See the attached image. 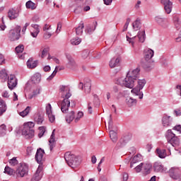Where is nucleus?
<instances>
[{
    "mask_svg": "<svg viewBox=\"0 0 181 181\" xmlns=\"http://www.w3.org/2000/svg\"><path fill=\"white\" fill-rule=\"evenodd\" d=\"M64 159L67 165L72 168V169H76V168L80 166V163H81V159L80 157L76 156L70 151L65 153Z\"/></svg>",
    "mask_w": 181,
    "mask_h": 181,
    "instance_id": "1",
    "label": "nucleus"
},
{
    "mask_svg": "<svg viewBox=\"0 0 181 181\" xmlns=\"http://www.w3.org/2000/svg\"><path fill=\"white\" fill-rule=\"evenodd\" d=\"M165 138L168 141V143L165 146V148L170 151V147L168 146V144H170L174 148H177L180 145V140L179 137L176 136V134L172 132V129H168L165 134Z\"/></svg>",
    "mask_w": 181,
    "mask_h": 181,
    "instance_id": "2",
    "label": "nucleus"
},
{
    "mask_svg": "<svg viewBox=\"0 0 181 181\" xmlns=\"http://www.w3.org/2000/svg\"><path fill=\"white\" fill-rule=\"evenodd\" d=\"M155 52L151 49H146L144 50V59L141 61V64L144 69H149L153 61L152 58L153 57Z\"/></svg>",
    "mask_w": 181,
    "mask_h": 181,
    "instance_id": "3",
    "label": "nucleus"
},
{
    "mask_svg": "<svg viewBox=\"0 0 181 181\" xmlns=\"http://www.w3.org/2000/svg\"><path fill=\"white\" fill-rule=\"evenodd\" d=\"M35 123L33 122H28L23 124L22 129V135L25 136L26 139H32L35 136Z\"/></svg>",
    "mask_w": 181,
    "mask_h": 181,
    "instance_id": "4",
    "label": "nucleus"
},
{
    "mask_svg": "<svg viewBox=\"0 0 181 181\" xmlns=\"http://www.w3.org/2000/svg\"><path fill=\"white\" fill-rule=\"evenodd\" d=\"M117 84L122 86V87H127V88H134L135 86V78H132L131 76L127 74L126 78H119L117 79Z\"/></svg>",
    "mask_w": 181,
    "mask_h": 181,
    "instance_id": "5",
    "label": "nucleus"
},
{
    "mask_svg": "<svg viewBox=\"0 0 181 181\" xmlns=\"http://www.w3.org/2000/svg\"><path fill=\"white\" fill-rule=\"evenodd\" d=\"M145 84H146L145 79H139L138 81V85L131 90V93L134 95H139V98L142 100L144 98V93L141 90L145 87Z\"/></svg>",
    "mask_w": 181,
    "mask_h": 181,
    "instance_id": "6",
    "label": "nucleus"
},
{
    "mask_svg": "<svg viewBox=\"0 0 181 181\" xmlns=\"http://www.w3.org/2000/svg\"><path fill=\"white\" fill-rule=\"evenodd\" d=\"M21 30H22V28L19 25H17L13 29L10 30L8 34V38L9 40L11 42L19 40V39H21Z\"/></svg>",
    "mask_w": 181,
    "mask_h": 181,
    "instance_id": "7",
    "label": "nucleus"
},
{
    "mask_svg": "<svg viewBox=\"0 0 181 181\" xmlns=\"http://www.w3.org/2000/svg\"><path fill=\"white\" fill-rule=\"evenodd\" d=\"M127 42L134 47V43H135V40L138 39L140 43H144L145 42V30L139 31L137 35L129 37L128 35L126 36Z\"/></svg>",
    "mask_w": 181,
    "mask_h": 181,
    "instance_id": "8",
    "label": "nucleus"
},
{
    "mask_svg": "<svg viewBox=\"0 0 181 181\" xmlns=\"http://www.w3.org/2000/svg\"><path fill=\"white\" fill-rule=\"evenodd\" d=\"M28 173H29V167L25 163H21L15 171L17 177H25L28 176Z\"/></svg>",
    "mask_w": 181,
    "mask_h": 181,
    "instance_id": "9",
    "label": "nucleus"
},
{
    "mask_svg": "<svg viewBox=\"0 0 181 181\" xmlns=\"http://www.w3.org/2000/svg\"><path fill=\"white\" fill-rule=\"evenodd\" d=\"M71 97V93H68L65 95V98L62 102L61 111L64 114H67V112H69V107H70V100H69V98H70Z\"/></svg>",
    "mask_w": 181,
    "mask_h": 181,
    "instance_id": "10",
    "label": "nucleus"
},
{
    "mask_svg": "<svg viewBox=\"0 0 181 181\" xmlns=\"http://www.w3.org/2000/svg\"><path fill=\"white\" fill-rule=\"evenodd\" d=\"M43 156H45V150L40 148H38L35 154V160L39 165H43V162L45 161Z\"/></svg>",
    "mask_w": 181,
    "mask_h": 181,
    "instance_id": "11",
    "label": "nucleus"
},
{
    "mask_svg": "<svg viewBox=\"0 0 181 181\" xmlns=\"http://www.w3.org/2000/svg\"><path fill=\"white\" fill-rule=\"evenodd\" d=\"M18 86V79L15 75L8 76V87L9 90H13Z\"/></svg>",
    "mask_w": 181,
    "mask_h": 181,
    "instance_id": "12",
    "label": "nucleus"
},
{
    "mask_svg": "<svg viewBox=\"0 0 181 181\" xmlns=\"http://www.w3.org/2000/svg\"><path fill=\"white\" fill-rule=\"evenodd\" d=\"M155 21L156 23H158V25L162 28H166L168 26H169V22L168 21V19L162 18L160 16H156Z\"/></svg>",
    "mask_w": 181,
    "mask_h": 181,
    "instance_id": "13",
    "label": "nucleus"
},
{
    "mask_svg": "<svg viewBox=\"0 0 181 181\" xmlns=\"http://www.w3.org/2000/svg\"><path fill=\"white\" fill-rule=\"evenodd\" d=\"M169 175L171 179H173L174 180H179V179H180V171H179V168H171L170 170Z\"/></svg>",
    "mask_w": 181,
    "mask_h": 181,
    "instance_id": "14",
    "label": "nucleus"
},
{
    "mask_svg": "<svg viewBox=\"0 0 181 181\" xmlns=\"http://www.w3.org/2000/svg\"><path fill=\"white\" fill-rule=\"evenodd\" d=\"M66 57L67 60V63L66 64L67 69H76L77 64H76V61H74L73 57H71L70 54H66Z\"/></svg>",
    "mask_w": 181,
    "mask_h": 181,
    "instance_id": "15",
    "label": "nucleus"
},
{
    "mask_svg": "<svg viewBox=\"0 0 181 181\" xmlns=\"http://www.w3.org/2000/svg\"><path fill=\"white\" fill-rule=\"evenodd\" d=\"M43 168L39 165L35 173L34 174L32 180L33 181H39L42 177H43Z\"/></svg>",
    "mask_w": 181,
    "mask_h": 181,
    "instance_id": "16",
    "label": "nucleus"
},
{
    "mask_svg": "<svg viewBox=\"0 0 181 181\" xmlns=\"http://www.w3.org/2000/svg\"><path fill=\"white\" fill-rule=\"evenodd\" d=\"M161 4L164 5V9L166 13H170V12H172L173 4L170 1V0H161Z\"/></svg>",
    "mask_w": 181,
    "mask_h": 181,
    "instance_id": "17",
    "label": "nucleus"
},
{
    "mask_svg": "<svg viewBox=\"0 0 181 181\" xmlns=\"http://www.w3.org/2000/svg\"><path fill=\"white\" fill-rule=\"evenodd\" d=\"M141 71V69L139 68H136V69L133 71H129L127 73V76L129 77H131L132 78H134V80L136 81L138 78H139V73Z\"/></svg>",
    "mask_w": 181,
    "mask_h": 181,
    "instance_id": "18",
    "label": "nucleus"
},
{
    "mask_svg": "<svg viewBox=\"0 0 181 181\" xmlns=\"http://www.w3.org/2000/svg\"><path fill=\"white\" fill-rule=\"evenodd\" d=\"M163 127L168 128L172 125V118L170 116L164 115L162 119Z\"/></svg>",
    "mask_w": 181,
    "mask_h": 181,
    "instance_id": "19",
    "label": "nucleus"
},
{
    "mask_svg": "<svg viewBox=\"0 0 181 181\" xmlns=\"http://www.w3.org/2000/svg\"><path fill=\"white\" fill-rule=\"evenodd\" d=\"M153 170L154 172L159 173V172H166V169L162 165V163L156 162L153 164Z\"/></svg>",
    "mask_w": 181,
    "mask_h": 181,
    "instance_id": "20",
    "label": "nucleus"
},
{
    "mask_svg": "<svg viewBox=\"0 0 181 181\" xmlns=\"http://www.w3.org/2000/svg\"><path fill=\"white\" fill-rule=\"evenodd\" d=\"M8 16L10 21H13V19H16L19 16V13L16 10L11 8L8 12Z\"/></svg>",
    "mask_w": 181,
    "mask_h": 181,
    "instance_id": "21",
    "label": "nucleus"
},
{
    "mask_svg": "<svg viewBox=\"0 0 181 181\" xmlns=\"http://www.w3.org/2000/svg\"><path fill=\"white\" fill-rule=\"evenodd\" d=\"M95 28H97V22H95L93 25L88 24L86 27L85 33L87 35H91L92 33L95 30Z\"/></svg>",
    "mask_w": 181,
    "mask_h": 181,
    "instance_id": "22",
    "label": "nucleus"
},
{
    "mask_svg": "<svg viewBox=\"0 0 181 181\" xmlns=\"http://www.w3.org/2000/svg\"><path fill=\"white\" fill-rule=\"evenodd\" d=\"M54 129L52 131V133L51 134L50 139H49V149L50 151H53L54 147L56 146V139H54Z\"/></svg>",
    "mask_w": 181,
    "mask_h": 181,
    "instance_id": "23",
    "label": "nucleus"
},
{
    "mask_svg": "<svg viewBox=\"0 0 181 181\" xmlns=\"http://www.w3.org/2000/svg\"><path fill=\"white\" fill-rule=\"evenodd\" d=\"M156 155L160 158V159H165L166 156H168V154L166 153V149H162V148H156Z\"/></svg>",
    "mask_w": 181,
    "mask_h": 181,
    "instance_id": "24",
    "label": "nucleus"
},
{
    "mask_svg": "<svg viewBox=\"0 0 181 181\" xmlns=\"http://www.w3.org/2000/svg\"><path fill=\"white\" fill-rule=\"evenodd\" d=\"M34 121L35 124H37V125H42V124H43V121H45V118L42 114L37 113L35 115Z\"/></svg>",
    "mask_w": 181,
    "mask_h": 181,
    "instance_id": "25",
    "label": "nucleus"
},
{
    "mask_svg": "<svg viewBox=\"0 0 181 181\" xmlns=\"http://www.w3.org/2000/svg\"><path fill=\"white\" fill-rule=\"evenodd\" d=\"M60 91L62 93V95L63 98H66V94H71L70 93V88H69L66 86H61Z\"/></svg>",
    "mask_w": 181,
    "mask_h": 181,
    "instance_id": "26",
    "label": "nucleus"
},
{
    "mask_svg": "<svg viewBox=\"0 0 181 181\" xmlns=\"http://www.w3.org/2000/svg\"><path fill=\"white\" fill-rule=\"evenodd\" d=\"M75 32L78 36H81L83 35V29H84V23L83 21H81L78 26L77 28H75Z\"/></svg>",
    "mask_w": 181,
    "mask_h": 181,
    "instance_id": "27",
    "label": "nucleus"
},
{
    "mask_svg": "<svg viewBox=\"0 0 181 181\" xmlns=\"http://www.w3.org/2000/svg\"><path fill=\"white\" fill-rule=\"evenodd\" d=\"M109 66L110 69H114V67L119 66V58H112L109 63Z\"/></svg>",
    "mask_w": 181,
    "mask_h": 181,
    "instance_id": "28",
    "label": "nucleus"
},
{
    "mask_svg": "<svg viewBox=\"0 0 181 181\" xmlns=\"http://www.w3.org/2000/svg\"><path fill=\"white\" fill-rule=\"evenodd\" d=\"M6 103L0 98V117L6 112Z\"/></svg>",
    "mask_w": 181,
    "mask_h": 181,
    "instance_id": "29",
    "label": "nucleus"
},
{
    "mask_svg": "<svg viewBox=\"0 0 181 181\" xmlns=\"http://www.w3.org/2000/svg\"><path fill=\"white\" fill-rule=\"evenodd\" d=\"M152 170V165L151 164H143V173L144 175H149Z\"/></svg>",
    "mask_w": 181,
    "mask_h": 181,
    "instance_id": "30",
    "label": "nucleus"
},
{
    "mask_svg": "<svg viewBox=\"0 0 181 181\" xmlns=\"http://www.w3.org/2000/svg\"><path fill=\"white\" fill-rule=\"evenodd\" d=\"M27 66L28 69H35L37 66V61L33 62V59L30 58L27 62Z\"/></svg>",
    "mask_w": 181,
    "mask_h": 181,
    "instance_id": "31",
    "label": "nucleus"
},
{
    "mask_svg": "<svg viewBox=\"0 0 181 181\" xmlns=\"http://www.w3.org/2000/svg\"><path fill=\"white\" fill-rule=\"evenodd\" d=\"M130 139H131V135L127 134L125 136H123L120 139L119 143L121 144L122 146H124V145H125V144H128V142H129Z\"/></svg>",
    "mask_w": 181,
    "mask_h": 181,
    "instance_id": "32",
    "label": "nucleus"
},
{
    "mask_svg": "<svg viewBox=\"0 0 181 181\" xmlns=\"http://www.w3.org/2000/svg\"><path fill=\"white\" fill-rule=\"evenodd\" d=\"M41 78L42 76L40 75V74L37 73L35 74L31 78V81H33L34 84H38V83H40Z\"/></svg>",
    "mask_w": 181,
    "mask_h": 181,
    "instance_id": "33",
    "label": "nucleus"
},
{
    "mask_svg": "<svg viewBox=\"0 0 181 181\" xmlns=\"http://www.w3.org/2000/svg\"><path fill=\"white\" fill-rule=\"evenodd\" d=\"M136 103H138L136 99H134L131 97L126 99V104L128 105V107H134V105H136Z\"/></svg>",
    "mask_w": 181,
    "mask_h": 181,
    "instance_id": "34",
    "label": "nucleus"
},
{
    "mask_svg": "<svg viewBox=\"0 0 181 181\" xmlns=\"http://www.w3.org/2000/svg\"><path fill=\"white\" fill-rule=\"evenodd\" d=\"M25 6H26L27 9H31L32 11H33V10L36 9L37 4H35L33 1L30 0L26 2Z\"/></svg>",
    "mask_w": 181,
    "mask_h": 181,
    "instance_id": "35",
    "label": "nucleus"
},
{
    "mask_svg": "<svg viewBox=\"0 0 181 181\" xmlns=\"http://www.w3.org/2000/svg\"><path fill=\"white\" fill-rule=\"evenodd\" d=\"M133 26V29L135 32H136V30H139V29H141V20H139V18H137L132 24Z\"/></svg>",
    "mask_w": 181,
    "mask_h": 181,
    "instance_id": "36",
    "label": "nucleus"
},
{
    "mask_svg": "<svg viewBox=\"0 0 181 181\" xmlns=\"http://www.w3.org/2000/svg\"><path fill=\"white\" fill-rule=\"evenodd\" d=\"M75 115H74V111H71L66 117V121L68 124H70L73 119H74Z\"/></svg>",
    "mask_w": 181,
    "mask_h": 181,
    "instance_id": "37",
    "label": "nucleus"
},
{
    "mask_svg": "<svg viewBox=\"0 0 181 181\" xmlns=\"http://www.w3.org/2000/svg\"><path fill=\"white\" fill-rule=\"evenodd\" d=\"M110 138L112 139V142H117L118 136H117V132L114 130L110 131Z\"/></svg>",
    "mask_w": 181,
    "mask_h": 181,
    "instance_id": "38",
    "label": "nucleus"
},
{
    "mask_svg": "<svg viewBox=\"0 0 181 181\" xmlns=\"http://www.w3.org/2000/svg\"><path fill=\"white\" fill-rule=\"evenodd\" d=\"M85 93L86 94H90L91 93V82L88 81L84 84Z\"/></svg>",
    "mask_w": 181,
    "mask_h": 181,
    "instance_id": "39",
    "label": "nucleus"
},
{
    "mask_svg": "<svg viewBox=\"0 0 181 181\" xmlns=\"http://www.w3.org/2000/svg\"><path fill=\"white\" fill-rule=\"evenodd\" d=\"M49 50H50V48L49 47L44 48L41 52V55L39 54V56H40L41 59H45V57H46V56L49 54Z\"/></svg>",
    "mask_w": 181,
    "mask_h": 181,
    "instance_id": "40",
    "label": "nucleus"
},
{
    "mask_svg": "<svg viewBox=\"0 0 181 181\" xmlns=\"http://www.w3.org/2000/svg\"><path fill=\"white\" fill-rule=\"evenodd\" d=\"M4 173H6V175H8L9 176H12V175L15 173V170L11 168V167L9 166H6L4 169Z\"/></svg>",
    "mask_w": 181,
    "mask_h": 181,
    "instance_id": "41",
    "label": "nucleus"
},
{
    "mask_svg": "<svg viewBox=\"0 0 181 181\" xmlns=\"http://www.w3.org/2000/svg\"><path fill=\"white\" fill-rule=\"evenodd\" d=\"M29 111H30V107L28 106L24 110L19 113V115H21V117H25L29 114Z\"/></svg>",
    "mask_w": 181,
    "mask_h": 181,
    "instance_id": "42",
    "label": "nucleus"
},
{
    "mask_svg": "<svg viewBox=\"0 0 181 181\" xmlns=\"http://www.w3.org/2000/svg\"><path fill=\"white\" fill-rule=\"evenodd\" d=\"M174 24L176 28V29H180V21L179 20L178 16H174Z\"/></svg>",
    "mask_w": 181,
    "mask_h": 181,
    "instance_id": "43",
    "label": "nucleus"
},
{
    "mask_svg": "<svg viewBox=\"0 0 181 181\" xmlns=\"http://www.w3.org/2000/svg\"><path fill=\"white\" fill-rule=\"evenodd\" d=\"M141 159H142V156H141V154H137L134 156L132 161H133V163H138V162H141Z\"/></svg>",
    "mask_w": 181,
    "mask_h": 181,
    "instance_id": "44",
    "label": "nucleus"
},
{
    "mask_svg": "<svg viewBox=\"0 0 181 181\" xmlns=\"http://www.w3.org/2000/svg\"><path fill=\"white\" fill-rule=\"evenodd\" d=\"M93 104L95 107H100V99L98 98V95H93Z\"/></svg>",
    "mask_w": 181,
    "mask_h": 181,
    "instance_id": "45",
    "label": "nucleus"
},
{
    "mask_svg": "<svg viewBox=\"0 0 181 181\" xmlns=\"http://www.w3.org/2000/svg\"><path fill=\"white\" fill-rule=\"evenodd\" d=\"M71 45H74V46H77L78 45H80L81 43V39L76 37L74 38L71 40Z\"/></svg>",
    "mask_w": 181,
    "mask_h": 181,
    "instance_id": "46",
    "label": "nucleus"
},
{
    "mask_svg": "<svg viewBox=\"0 0 181 181\" xmlns=\"http://www.w3.org/2000/svg\"><path fill=\"white\" fill-rule=\"evenodd\" d=\"M39 131H40V132L38 134V137L42 138V136H43V135H45V132H46V128H45V127H40Z\"/></svg>",
    "mask_w": 181,
    "mask_h": 181,
    "instance_id": "47",
    "label": "nucleus"
},
{
    "mask_svg": "<svg viewBox=\"0 0 181 181\" xmlns=\"http://www.w3.org/2000/svg\"><path fill=\"white\" fill-rule=\"evenodd\" d=\"M23 50H25V46L23 45H19L16 47V53H23Z\"/></svg>",
    "mask_w": 181,
    "mask_h": 181,
    "instance_id": "48",
    "label": "nucleus"
},
{
    "mask_svg": "<svg viewBox=\"0 0 181 181\" xmlns=\"http://www.w3.org/2000/svg\"><path fill=\"white\" fill-rule=\"evenodd\" d=\"M0 134L1 135L6 134V125L3 124L0 126Z\"/></svg>",
    "mask_w": 181,
    "mask_h": 181,
    "instance_id": "49",
    "label": "nucleus"
},
{
    "mask_svg": "<svg viewBox=\"0 0 181 181\" xmlns=\"http://www.w3.org/2000/svg\"><path fill=\"white\" fill-rule=\"evenodd\" d=\"M8 77V73L6 72V69H2L0 71V78H7Z\"/></svg>",
    "mask_w": 181,
    "mask_h": 181,
    "instance_id": "50",
    "label": "nucleus"
},
{
    "mask_svg": "<svg viewBox=\"0 0 181 181\" xmlns=\"http://www.w3.org/2000/svg\"><path fill=\"white\" fill-rule=\"evenodd\" d=\"M143 168H144V163H141L139 165L134 168V170L136 172V173H139V172H141V170H143Z\"/></svg>",
    "mask_w": 181,
    "mask_h": 181,
    "instance_id": "51",
    "label": "nucleus"
},
{
    "mask_svg": "<svg viewBox=\"0 0 181 181\" xmlns=\"http://www.w3.org/2000/svg\"><path fill=\"white\" fill-rule=\"evenodd\" d=\"M52 113H53V112L52 110V105H50V103H48L46 105V114L47 115L49 114H52Z\"/></svg>",
    "mask_w": 181,
    "mask_h": 181,
    "instance_id": "52",
    "label": "nucleus"
},
{
    "mask_svg": "<svg viewBox=\"0 0 181 181\" xmlns=\"http://www.w3.org/2000/svg\"><path fill=\"white\" fill-rule=\"evenodd\" d=\"M83 117H84V113H83V112H78L77 117L75 118V122H78L80 119L83 118Z\"/></svg>",
    "mask_w": 181,
    "mask_h": 181,
    "instance_id": "53",
    "label": "nucleus"
},
{
    "mask_svg": "<svg viewBox=\"0 0 181 181\" xmlns=\"http://www.w3.org/2000/svg\"><path fill=\"white\" fill-rule=\"evenodd\" d=\"M49 122H54L56 121V116L53 113H49L47 115Z\"/></svg>",
    "mask_w": 181,
    "mask_h": 181,
    "instance_id": "54",
    "label": "nucleus"
},
{
    "mask_svg": "<svg viewBox=\"0 0 181 181\" xmlns=\"http://www.w3.org/2000/svg\"><path fill=\"white\" fill-rule=\"evenodd\" d=\"M6 29V25H5V21H4V17L1 18V23H0V30H5Z\"/></svg>",
    "mask_w": 181,
    "mask_h": 181,
    "instance_id": "55",
    "label": "nucleus"
},
{
    "mask_svg": "<svg viewBox=\"0 0 181 181\" xmlns=\"http://www.w3.org/2000/svg\"><path fill=\"white\" fill-rule=\"evenodd\" d=\"M57 69H59V66H56L54 71L52 72V74L49 76L48 80H52L57 74Z\"/></svg>",
    "mask_w": 181,
    "mask_h": 181,
    "instance_id": "56",
    "label": "nucleus"
},
{
    "mask_svg": "<svg viewBox=\"0 0 181 181\" xmlns=\"http://www.w3.org/2000/svg\"><path fill=\"white\" fill-rule=\"evenodd\" d=\"M9 163L11 165V166H15L18 165V160H16V158L14 157L9 160Z\"/></svg>",
    "mask_w": 181,
    "mask_h": 181,
    "instance_id": "57",
    "label": "nucleus"
},
{
    "mask_svg": "<svg viewBox=\"0 0 181 181\" xmlns=\"http://www.w3.org/2000/svg\"><path fill=\"white\" fill-rule=\"evenodd\" d=\"M131 22V18H127V21L124 25V31L127 30L128 29V26H129V23Z\"/></svg>",
    "mask_w": 181,
    "mask_h": 181,
    "instance_id": "58",
    "label": "nucleus"
},
{
    "mask_svg": "<svg viewBox=\"0 0 181 181\" xmlns=\"http://www.w3.org/2000/svg\"><path fill=\"white\" fill-rule=\"evenodd\" d=\"M40 33V30H33L30 33V35L33 36V37H37V35H39Z\"/></svg>",
    "mask_w": 181,
    "mask_h": 181,
    "instance_id": "59",
    "label": "nucleus"
},
{
    "mask_svg": "<svg viewBox=\"0 0 181 181\" xmlns=\"http://www.w3.org/2000/svg\"><path fill=\"white\" fill-rule=\"evenodd\" d=\"M88 111L89 114H93V106L91 105V102L88 103Z\"/></svg>",
    "mask_w": 181,
    "mask_h": 181,
    "instance_id": "60",
    "label": "nucleus"
},
{
    "mask_svg": "<svg viewBox=\"0 0 181 181\" xmlns=\"http://www.w3.org/2000/svg\"><path fill=\"white\" fill-rule=\"evenodd\" d=\"M88 54H89L88 50H84L82 52V57L83 59H87V57H88Z\"/></svg>",
    "mask_w": 181,
    "mask_h": 181,
    "instance_id": "61",
    "label": "nucleus"
},
{
    "mask_svg": "<svg viewBox=\"0 0 181 181\" xmlns=\"http://www.w3.org/2000/svg\"><path fill=\"white\" fill-rule=\"evenodd\" d=\"M173 129H174L175 131H177V132H180V134H181V125L178 124L175 126Z\"/></svg>",
    "mask_w": 181,
    "mask_h": 181,
    "instance_id": "62",
    "label": "nucleus"
},
{
    "mask_svg": "<svg viewBox=\"0 0 181 181\" xmlns=\"http://www.w3.org/2000/svg\"><path fill=\"white\" fill-rule=\"evenodd\" d=\"M50 37H52V33H50L49 32H46L44 34V39H50Z\"/></svg>",
    "mask_w": 181,
    "mask_h": 181,
    "instance_id": "63",
    "label": "nucleus"
},
{
    "mask_svg": "<svg viewBox=\"0 0 181 181\" xmlns=\"http://www.w3.org/2000/svg\"><path fill=\"white\" fill-rule=\"evenodd\" d=\"M122 177H123V181H127L129 177L128 173H124L122 175Z\"/></svg>",
    "mask_w": 181,
    "mask_h": 181,
    "instance_id": "64",
    "label": "nucleus"
}]
</instances>
